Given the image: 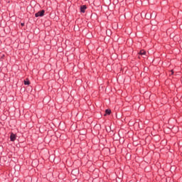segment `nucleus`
Listing matches in <instances>:
<instances>
[{
    "mask_svg": "<svg viewBox=\"0 0 182 182\" xmlns=\"http://www.w3.org/2000/svg\"><path fill=\"white\" fill-rule=\"evenodd\" d=\"M87 9V7L86 6V5L81 6L80 11L82 12V14H85V11H86Z\"/></svg>",
    "mask_w": 182,
    "mask_h": 182,
    "instance_id": "obj_3",
    "label": "nucleus"
},
{
    "mask_svg": "<svg viewBox=\"0 0 182 182\" xmlns=\"http://www.w3.org/2000/svg\"><path fill=\"white\" fill-rule=\"evenodd\" d=\"M25 23H21V26H24Z\"/></svg>",
    "mask_w": 182,
    "mask_h": 182,
    "instance_id": "obj_7",
    "label": "nucleus"
},
{
    "mask_svg": "<svg viewBox=\"0 0 182 182\" xmlns=\"http://www.w3.org/2000/svg\"><path fill=\"white\" fill-rule=\"evenodd\" d=\"M171 72H172V75H173V70H171Z\"/></svg>",
    "mask_w": 182,
    "mask_h": 182,
    "instance_id": "obj_8",
    "label": "nucleus"
},
{
    "mask_svg": "<svg viewBox=\"0 0 182 182\" xmlns=\"http://www.w3.org/2000/svg\"><path fill=\"white\" fill-rule=\"evenodd\" d=\"M43 15H45V10H42V11L37 12L35 14V16H36V18H39V16H43Z\"/></svg>",
    "mask_w": 182,
    "mask_h": 182,
    "instance_id": "obj_1",
    "label": "nucleus"
},
{
    "mask_svg": "<svg viewBox=\"0 0 182 182\" xmlns=\"http://www.w3.org/2000/svg\"><path fill=\"white\" fill-rule=\"evenodd\" d=\"M139 55H141V56H143V58H146V51L144 50H140Z\"/></svg>",
    "mask_w": 182,
    "mask_h": 182,
    "instance_id": "obj_4",
    "label": "nucleus"
},
{
    "mask_svg": "<svg viewBox=\"0 0 182 182\" xmlns=\"http://www.w3.org/2000/svg\"><path fill=\"white\" fill-rule=\"evenodd\" d=\"M111 113H112V110L106 109L105 110V114H104V116H107V114H110Z\"/></svg>",
    "mask_w": 182,
    "mask_h": 182,
    "instance_id": "obj_5",
    "label": "nucleus"
},
{
    "mask_svg": "<svg viewBox=\"0 0 182 182\" xmlns=\"http://www.w3.org/2000/svg\"><path fill=\"white\" fill-rule=\"evenodd\" d=\"M24 85H30L29 80H24Z\"/></svg>",
    "mask_w": 182,
    "mask_h": 182,
    "instance_id": "obj_6",
    "label": "nucleus"
},
{
    "mask_svg": "<svg viewBox=\"0 0 182 182\" xmlns=\"http://www.w3.org/2000/svg\"><path fill=\"white\" fill-rule=\"evenodd\" d=\"M10 139H11V141H15V140H16V135H15V134L14 133H11L10 136Z\"/></svg>",
    "mask_w": 182,
    "mask_h": 182,
    "instance_id": "obj_2",
    "label": "nucleus"
}]
</instances>
